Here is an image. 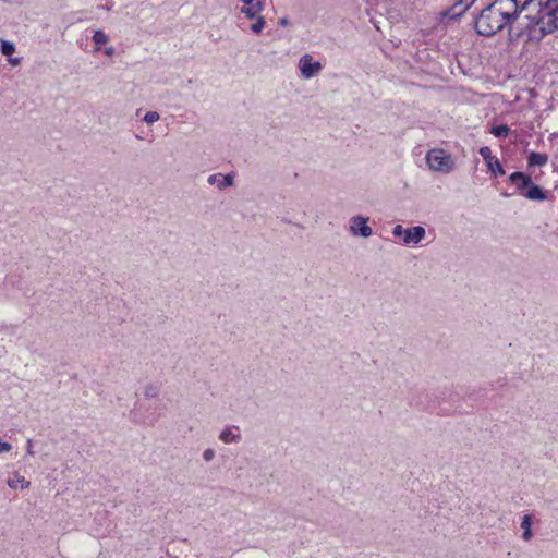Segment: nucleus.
<instances>
[{
    "instance_id": "nucleus-1",
    "label": "nucleus",
    "mask_w": 558,
    "mask_h": 558,
    "mask_svg": "<svg viewBox=\"0 0 558 558\" xmlns=\"http://www.w3.org/2000/svg\"><path fill=\"white\" fill-rule=\"evenodd\" d=\"M513 4L509 0H494L484 8L475 21V27L480 35L493 36L512 22Z\"/></svg>"
},
{
    "instance_id": "nucleus-2",
    "label": "nucleus",
    "mask_w": 558,
    "mask_h": 558,
    "mask_svg": "<svg viewBox=\"0 0 558 558\" xmlns=\"http://www.w3.org/2000/svg\"><path fill=\"white\" fill-rule=\"evenodd\" d=\"M527 27L542 36L558 32V2L549 3L548 0H544L527 23Z\"/></svg>"
},
{
    "instance_id": "nucleus-3",
    "label": "nucleus",
    "mask_w": 558,
    "mask_h": 558,
    "mask_svg": "<svg viewBox=\"0 0 558 558\" xmlns=\"http://www.w3.org/2000/svg\"><path fill=\"white\" fill-rule=\"evenodd\" d=\"M427 167L433 172L448 174L456 169L453 157L442 148H432L426 153Z\"/></svg>"
},
{
    "instance_id": "nucleus-4",
    "label": "nucleus",
    "mask_w": 558,
    "mask_h": 558,
    "mask_svg": "<svg viewBox=\"0 0 558 558\" xmlns=\"http://www.w3.org/2000/svg\"><path fill=\"white\" fill-rule=\"evenodd\" d=\"M392 235L400 239L403 245H417L425 239L426 230L422 226L403 228L401 225H396L392 229Z\"/></svg>"
},
{
    "instance_id": "nucleus-5",
    "label": "nucleus",
    "mask_w": 558,
    "mask_h": 558,
    "mask_svg": "<svg viewBox=\"0 0 558 558\" xmlns=\"http://www.w3.org/2000/svg\"><path fill=\"white\" fill-rule=\"evenodd\" d=\"M298 68L301 76L310 80L322 72L323 64L319 61H315L311 54L305 53L300 58Z\"/></svg>"
},
{
    "instance_id": "nucleus-6",
    "label": "nucleus",
    "mask_w": 558,
    "mask_h": 558,
    "mask_svg": "<svg viewBox=\"0 0 558 558\" xmlns=\"http://www.w3.org/2000/svg\"><path fill=\"white\" fill-rule=\"evenodd\" d=\"M368 218L364 216H353L350 219V232L353 236L369 238L373 229L368 226Z\"/></svg>"
},
{
    "instance_id": "nucleus-7",
    "label": "nucleus",
    "mask_w": 558,
    "mask_h": 558,
    "mask_svg": "<svg viewBox=\"0 0 558 558\" xmlns=\"http://www.w3.org/2000/svg\"><path fill=\"white\" fill-rule=\"evenodd\" d=\"M219 440L226 445L238 444L241 441L242 436L239 426H226L218 436Z\"/></svg>"
},
{
    "instance_id": "nucleus-8",
    "label": "nucleus",
    "mask_w": 558,
    "mask_h": 558,
    "mask_svg": "<svg viewBox=\"0 0 558 558\" xmlns=\"http://www.w3.org/2000/svg\"><path fill=\"white\" fill-rule=\"evenodd\" d=\"M207 182L222 191L234 184V177L232 174L215 173L208 177Z\"/></svg>"
},
{
    "instance_id": "nucleus-9",
    "label": "nucleus",
    "mask_w": 558,
    "mask_h": 558,
    "mask_svg": "<svg viewBox=\"0 0 558 558\" xmlns=\"http://www.w3.org/2000/svg\"><path fill=\"white\" fill-rule=\"evenodd\" d=\"M7 485L12 489H27L31 486V482L27 481L20 473L14 472L10 477H8Z\"/></svg>"
},
{
    "instance_id": "nucleus-10",
    "label": "nucleus",
    "mask_w": 558,
    "mask_h": 558,
    "mask_svg": "<svg viewBox=\"0 0 558 558\" xmlns=\"http://www.w3.org/2000/svg\"><path fill=\"white\" fill-rule=\"evenodd\" d=\"M243 3L241 13L263 12L265 8V0H241Z\"/></svg>"
},
{
    "instance_id": "nucleus-11",
    "label": "nucleus",
    "mask_w": 558,
    "mask_h": 558,
    "mask_svg": "<svg viewBox=\"0 0 558 558\" xmlns=\"http://www.w3.org/2000/svg\"><path fill=\"white\" fill-rule=\"evenodd\" d=\"M510 182L517 185L518 190L521 191L532 183L531 177L522 172H513L509 177Z\"/></svg>"
},
{
    "instance_id": "nucleus-12",
    "label": "nucleus",
    "mask_w": 558,
    "mask_h": 558,
    "mask_svg": "<svg viewBox=\"0 0 558 558\" xmlns=\"http://www.w3.org/2000/svg\"><path fill=\"white\" fill-rule=\"evenodd\" d=\"M524 196L531 201H544L546 198L545 192L533 182L527 186V191Z\"/></svg>"
},
{
    "instance_id": "nucleus-13",
    "label": "nucleus",
    "mask_w": 558,
    "mask_h": 558,
    "mask_svg": "<svg viewBox=\"0 0 558 558\" xmlns=\"http://www.w3.org/2000/svg\"><path fill=\"white\" fill-rule=\"evenodd\" d=\"M548 157L545 154L532 151L529 155L527 163L530 167H543L547 163Z\"/></svg>"
},
{
    "instance_id": "nucleus-14",
    "label": "nucleus",
    "mask_w": 558,
    "mask_h": 558,
    "mask_svg": "<svg viewBox=\"0 0 558 558\" xmlns=\"http://www.w3.org/2000/svg\"><path fill=\"white\" fill-rule=\"evenodd\" d=\"M531 526V517L529 514H525L521 521V529L523 530L522 538L526 542L530 541L533 536Z\"/></svg>"
},
{
    "instance_id": "nucleus-15",
    "label": "nucleus",
    "mask_w": 558,
    "mask_h": 558,
    "mask_svg": "<svg viewBox=\"0 0 558 558\" xmlns=\"http://www.w3.org/2000/svg\"><path fill=\"white\" fill-rule=\"evenodd\" d=\"M486 166H487L488 170L495 175L505 174L504 168H502L500 161L498 160V158H496V157L494 159H492V161H487Z\"/></svg>"
},
{
    "instance_id": "nucleus-16",
    "label": "nucleus",
    "mask_w": 558,
    "mask_h": 558,
    "mask_svg": "<svg viewBox=\"0 0 558 558\" xmlns=\"http://www.w3.org/2000/svg\"><path fill=\"white\" fill-rule=\"evenodd\" d=\"M0 51L3 56H12L15 52L14 43L5 39H0Z\"/></svg>"
},
{
    "instance_id": "nucleus-17",
    "label": "nucleus",
    "mask_w": 558,
    "mask_h": 558,
    "mask_svg": "<svg viewBox=\"0 0 558 558\" xmlns=\"http://www.w3.org/2000/svg\"><path fill=\"white\" fill-rule=\"evenodd\" d=\"M266 27V20L262 15L259 19H257L255 22H253L250 26V31L254 34H260Z\"/></svg>"
},
{
    "instance_id": "nucleus-18",
    "label": "nucleus",
    "mask_w": 558,
    "mask_h": 558,
    "mask_svg": "<svg viewBox=\"0 0 558 558\" xmlns=\"http://www.w3.org/2000/svg\"><path fill=\"white\" fill-rule=\"evenodd\" d=\"M510 129L506 124L496 125L490 129V133L496 137H507Z\"/></svg>"
},
{
    "instance_id": "nucleus-19",
    "label": "nucleus",
    "mask_w": 558,
    "mask_h": 558,
    "mask_svg": "<svg viewBox=\"0 0 558 558\" xmlns=\"http://www.w3.org/2000/svg\"><path fill=\"white\" fill-rule=\"evenodd\" d=\"M93 40L95 41V44L100 45L106 44L109 40V38L102 31L97 29L93 34Z\"/></svg>"
},
{
    "instance_id": "nucleus-20",
    "label": "nucleus",
    "mask_w": 558,
    "mask_h": 558,
    "mask_svg": "<svg viewBox=\"0 0 558 558\" xmlns=\"http://www.w3.org/2000/svg\"><path fill=\"white\" fill-rule=\"evenodd\" d=\"M159 119H160V116L157 111H148L144 116L143 121L146 122L147 124H153V123L157 122Z\"/></svg>"
},
{
    "instance_id": "nucleus-21",
    "label": "nucleus",
    "mask_w": 558,
    "mask_h": 558,
    "mask_svg": "<svg viewBox=\"0 0 558 558\" xmlns=\"http://www.w3.org/2000/svg\"><path fill=\"white\" fill-rule=\"evenodd\" d=\"M482 158L485 160V163L487 161H492V159L495 158V156L492 155V149L488 146H483L478 150Z\"/></svg>"
},
{
    "instance_id": "nucleus-22",
    "label": "nucleus",
    "mask_w": 558,
    "mask_h": 558,
    "mask_svg": "<svg viewBox=\"0 0 558 558\" xmlns=\"http://www.w3.org/2000/svg\"><path fill=\"white\" fill-rule=\"evenodd\" d=\"M215 450L211 449V448H207L203 451V459L206 461V462H209L211 461L214 458H215Z\"/></svg>"
},
{
    "instance_id": "nucleus-23",
    "label": "nucleus",
    "mask_w": 558,
    "mask_h": 558,
    "mask_svg": "<svg viewBox=\"0 0 558 558\" xmlns=\"http://www.w3.org/2000/svg\"><path fill=\"white\" fill-rule=\"evenodd\" d=\"M244 16L252 22H255L257 19L262 16V12H250V13H243Z\"/></svg>"
},
{
    "instance_id": "nucleus-24",
    "label": "nucleus",
    "mask_w": 558,
    "mask_h": 558,
    "mask_svg": "<svg viewBox=\"0 0 558 558\" xmlns=\"http://www.w3.org/2000/svg\"><path fill=\"white\" fill-rule=\"evenodd\" d=\"M11 449V444L0 440V453L9 452Z\"/></svg>"
},
{
    "instance_id": "nucleus-25",
    "label": "nucleus",
    "mask_w": 558,
    "mask_h": 558,
    "mask_svg": "<svg viewBox=\"0 0 558 558\" xmlns=\"http://www.w3.org/2000/svg\"><path fill=\"white\" fill-rule=\"evenodd\" d=\"M9 63L13 66H17L21 64V59L20 58H10L9 59Z\"/></svg>"
},
{
    "instance_id": "nucleus-26",
    "label": "nucleus",
    "mask_w": 558,
    "mask_h": 558,
    "mask_svg": "<svg viewBox=\"0 0 558 558\" xmlns=\"http://www.w3.org/2000/svg\"><path fill=\"white\" fill-rule=\"evenodd\" d=\"M278 24H279L280 26H282V27L288 26V25H289V20H288V17H281V19H279Z\"/></svg>"
},
{
    "instance_id": "nucleus-27",
    "label": "nucleus",
    "mask_w": 558,
    "mask_h": 558,
    "mask_svg": "<svg viewBox=\"0 0 558 558\" xmlns=\"http://www.w3.org/2000/svg\"><path fill=\"white\" fill-rule=\"evenodd\" d=\"M105 53H106L108 57L113 56V54H114V48H113V47H108V48H106Z\"/></svg>"
},
{
    "instance_id": "nucleus-28",
    "label": "nucleus",
    "mask_w": 558,
    "mask_h": 558,
    "mask_svg": "<svg viewBox=\"0 0 558 558\" xmlns=\"http://www.w3.org/2000/svg\"><path fill=\"white\" fill-rule=\"evenodd\" d=\"M27 453L31 456L34 454V451L32 449V440L31 439L27 441Z\"/></svg>"
}]
</instances>
